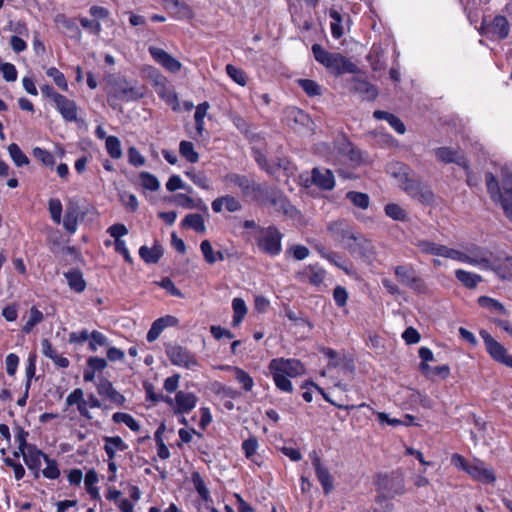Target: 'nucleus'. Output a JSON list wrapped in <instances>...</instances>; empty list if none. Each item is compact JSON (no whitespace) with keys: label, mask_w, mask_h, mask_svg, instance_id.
<instances>
[{"label":"nucleus","mask_w":512,"mask_h":512,"mask_svg":"<svg viewBox=\"0 0 512 512\" xmlns=\"http://www.w3.org/2000/svg\"><path fill=\"white\" fill-rule=\"evenodd\" d=\"M269 369L279 371L287 377H296L304 373V366L297 359H273Z\"/></svg>","instance_id":"9d476101"},{"label":"nucleus","mask_w":512,"mask_h":512,"mask_svg":"<svg viewBox=\"0 0 512 512\" xmlns=\"http://www.w3.org/2000/svg\"><path fill=\"white\" fill-rule=\"evenodd\" d=\"M208 108H209L208 102H203L196 107L194 119H195L196 131L200 135L202 134V132L204 130V117L207 114Z\"/></svg>","instance_id":"58836bf2"},{"label":"nucleus","mask_w":512,"mask_h":512,"mask_svg":"<svg viewBox=\"0 0 512 512\" xmlns=\"http://www.w3.org/2000/svg\"><path fill=\"white\" fill-rule=\"evenodd\" d=\"M56 108L66 121H75L77 119L78 107L73 100L68 99L64 95L58 97L55 102Z\"/></svg>","instance_id":"412c9836"},{"label":"nucleus","mask_w":512,"mask_h":512,"mask_svg":"<svg viewBox=\"0 0 512 512\" xmlns=\"http://www.w3.org/2000/svg\"><path fill=\"white\" fill-rule=\"evenodd\" d=\"M33 156L41 161V163L45 166H53L55 164V159L52 153L49 151L36 147L33 149Z\"/></svg>","instance_id":"8fccbe9b"},{"label":"nucleus","mask_w":512,"mask_h":512,"mask_svg":"<svg viewBox=\"0 0 512 512\" xmlns=\"http://www.w3.org/2000/svg\"><path fill=\"white\" fill-rule=\"evenodd\" d=\"M242 447H243L245 454L248 458L253 456L258 447L257 439L255 437L248 438L247 440H245L243 442Z\"/></svg>","instance_id":"774afa93"},{"label":"nucleus","mask_w":512,"mask_h":512,"mask_svg":"<svg viewBox=\"0 0 512 512\" xmlns=\"http://www.w3.org/2000/svg\"><path fill=\"white\" fill-rule=\"evenodd\" d=\"M345 248L353 257L363 259L366 262H372L375 258L374 245L362 234H355Z\"/></svg>","instance_id":"423d86ee"},{"label":"nucleus","mask_w":512,"mask_h":512,"mask_svg":"<svg viewBox=\"0 0 512 512\" xmlns=\"http://www.w3.org/2000/svg\"><path fill=\"white\" fill-rule=\"evenodd\" d=\"M111 239L105 241L106 246H114L117 253L123 255L124 259L128 261V250L125 245V241L122 237L127 234V229L123 224H114L108 229Z\"/></svg>","instance_id":"f8f14e48"},{"label":"nucleus","mask_w":512,"mask_h":512,"mask_svg":"<svg viewBox=\"0 0 512 512\" xmlns=\"http://www.w3.org/2000/svg\"><path fill=\"white\" fill-rule=\"evenodd\" d=\"M47 464L46 468L43 469L42 473L43 475L46 477V478H49V479H56L59 477L60 475V471L58 469V466H57V462L53 459H50L47 456H45V460H44Z\"/></svg>","instance_id":"864d4df0"},{"label":"nucleus","mask_w":512,"mask_h":512,"mask_svg":"<svg viewBox=\"0 0 512 512\" xmlns=\"http://www.w3.org/2000/svg\"><path fill=\"white\" fill-rule=\"evenodd\" d=\"M399 177L400 187L410 197L419 201L422 204L429 205L434 201V194L428 185L422 183L419 177L410 175L403 171L395 174Z\"/></svg>","instance_id":"f03ea898"},{"label":"nucleus","mask_w":512,"mask_h":512,"mask_svg":"<svg viewBox=\"0 0 512 512\" xmlns=\"http://www.w3.org/2000/svg\"><path fill=\"white\" fill-rule=\"evenodd\" d=\"M106 149L112 158H120L122 155L121 144L117 137L109 136L106 138Z\"/></svg>","instance_id":"49530a36"},{"label":"nucleus","mask_w":512,"mask_h":512,"mask_svg":"<svg viewBox=\"0 0 512 512\" xmlns=\"http://www.w3.org/2000/svg\"><path fill=\"white\" fill-rule=\"evenodd\" d=\"M329 15L332 18L331 23V32L334 38L339 39L343 36V26H342V16L341 14L335 10L334 8H331L329 11Z\"/></svg>","instance_id":"f704fd0d"},{"label":"nucleus","mask_w":512,"mask_h":512,"mask_svg":"<svg viewBox=\"0 0 512 512\" xmlns=\"http://www.w3.org/2000/svg\"><path fill=\"white\" fill-rule=\"evenodd\" d=\"M140 184L147 190L157 191L160 187L158 179L149 172H141L139 175Z\"/></svg>","instance_id":"a18cd8bd"},{"label":"nucleus","mask_w":512,"mask_h":512,"mask_svg":"<svg viewBox=\"0 0 512 512\" xmlns=\"http://www.w3.org/2000/svg\"><path fill=\"white\" fill-rule=\"evenodd\" d=\"M346 198L349 199L356 207L363 210L367 209L370 204L369 196L366 193L349 191L346 194Z\"/></svg>","instance_id":"e433bc0d"},{"label":"nucleus","mask_w":512,"mask_h":512,"mask_svg":"<svg viewBox=\"0 0 512 512\" xmlns=\"http://www.w3.org/2000/svg\"><path fill=\"white\" fill-rule=\"evenodd\" d=\"M465 470L476 480L485 483H491L495 481V475L493 471L485 468L482 463L471 464L470 466L465 467Z\"/></svg>","instance_id":"b1692460"},{"label":"nucleus","mask_w":512,"mask_h":512,"mask_svg":"<svg viewBox=\"0 0 512 512\" xmlns=\"http://www.w3.org/2000/svg\"><path fill=\"white\" fill-rule=\"evenodd\" d=\"M352 89L367 101H372L378 96V90L373 84L359 78L353 79Z\"/></svg>","instance_id":"5701e85b"},{"label":"nucleus","mask_w":512,"mask_h":512,"mask_svg":"<svg viewBox=\"0 0 512 512\" xmlns=\"http://www.w3.org/2000/svg\"><path fill=\"white\" fill-rule=\"evenodd\" d=\"M436 158L443 163H455L465 169L468 168L467 160L464 155L449 147H440L434 150Z\"/></svg>","instance_id":"4468645a"},{"label":"nucleus","mask_w":512,"mask_h":512,"mask_svg":"<svg viewBox=\"0 0 512 512\" xmlns=\"http://www.w3.org/2000/svg\"><path fill=\"white\" fill-rule=\"evenodd\" d=\"M378 502L393 499L405 493L404 476L400 471L377 476Z\"/></svg>","instance_id":"7ed1b4c3"},{"label":"nucleus","mask_w":512,"mask_h":512,"mask_svg":"<svg viewBox=\"0 0 512 512\" xmlns=\"http://www.w3.org/2000/svg\"><path fill=\"white\" fill-rule=\"evenodd\" d=\"M8 152L16 166L21 167L29 164V158L22 152L16 143H11L8 146Z\"/></svg>","instance_id":"72a5a7b5"},{"label":"nucleus","mask_w":512,"mask_h":512,"mask_svg":"<svg viewBox=\"0 0 512 512\" xmlns=\"http://www.w3.org/2000/svg\"><path fill=\"white\" fill-rule=\"evenodd\" d=\"M455 276L458 281L469 289L475 288L477 284L482 281V277L480 275L462 269L456 270Z\"/></svg>","instance_id":"c85d7f7f"},{"label":"nucleus","mask_w":512,"mask_h":512,"mask_svg":"<svg viewBox=\"0 0 512 512\" xmlns=\"http://www.w3.org/2000/svg\"><path fill=\"white\" fill-rule=\"evenodd\" d=\"M487 190L494 201H498L502 192L496 177L492 173L486 174Z\"/></svg>","instance_id":"c03bdc74"},{"label":"nucleus","mask_w":512,"mask_h":512,"mask_svg":"<svg viewBox=\"0 0 512 512\" xmlns=\"http://www.w3.org/2000/svg\"><path fill=\"white\" fill-rule=\"evenodd\" d=\"M201 252L204 259L208 264H214L217 261L216 253L214 252L211 243L208 240L202 241L200 245Z\"/></svg>","instance_id":"13d9d810"},{"label":"nucleus","mask_w":512,"mask_h":512,"mask_svg":"<svg viewBox=\"0 0 512 512\" xmlns=\"http://www.w3.org/2000/svg\"><path fill=\"white\" fill-rule=\"evenodd\" d=\"M147 251L148 247L142 246L139 250V255L148 264L157 263L164 253L163 247L157 243L152 247V255H146Z\"/></svg>","instance_id":"473e14b6"},{"label":"nucleus","mask_w":512,"mask_h":512,"mask_svg":"<svg viewBox=\"0 0 512 512\" xmlns=\"http://www.w3.org/2000/svg\"><path fill=\"white\" fill-rule=\"evenodd\" d=\"M56 22L61 24L71 36H80V30L74 20L67 18L64 15H58Z\"/></svg>","instance_id":"3c124183"},{"label":"nucleus","mask_w":512,"mask_h":512,"mask_svg":"<svg viewBox=\"0 0 512 512\" xmlns=\"http://www.w3.org/2000/svg\"><path fill=\"white\" fill-rule=\"evenodd\" d=\"M41 346L43 354L50 358L56 365L62 368L68 367L69 360L66 357L58 355V353L53 349L49 340L43 339L41 341Z\"/></svg>","instance_id":"a878e982"},{"label":"nucleus","mask_w":512,"mask_h":512,"mask_svg":"<svg viewBox=\"0 0 512 512\" xmlns=\"http://www.w3.org/2000/svg\"><path fill=\"white\" fill-rule=\"evenodd\" d=\"M157 284L163 289H166L171 295L176 297H183L181 291L174 285L170 278L165 277Z\"/></svg>","instance_id":"0e129e2a"},{"label":"nucleus","mask_w":512,"mask_h":512,"mask_svg":"<svg viewBox=\"0 0 512 512\" xmlns=\"http://www.w3.org/2000/svg\"><path fill=\"white\" fill-rule=\"evenodd\" d=\"M266 195L274 206V209L278 212H282L285 215H292L295 208L277 191H270L264 187L263 196Z\"/></svg>","instance_id":"6ab92c4d"},{"label":"nucleus","mask_w":512,"mask_h":512,"mask_svg":"<svg viewBox=\"0 0 512 512\" xmlns=\"http://www.w3.org/2000/svg\"><path fill=\"white\" fill-rule=\"evenodd\" d=\"M68 285L74 291L80 293L85 290L86 283L80 271L72 270L65 274Z\"/></svg>","instance_id":"7c9ffc66"},{"label":"nucleus","mask_w":512,"mask_h":512,"mask_svg":"<svg viewBox=\"0 0 512 512\" xmlns=\"http://www.w3.org/2000/svg\"><path fill=\"white\" fill-rule=\"evenodd\" d=\"M178 322V319L171 315L158 318L147 333L148 342H154L165 328L176 326Z\"/></svg>","instance_id":"a211bd4d"},{"label":"nucleus","mask_w":512,"mask_h":512,"mask_svg":"<svg viewBox=\"0 0 512 512\" xmlns=\"http://www.w3.org/2000/svg\"><path fill=\"white\" fill-rule=\"evenodd\" d=\"M180 154L191 163H196L199 154L194 150V145L189 141H181L179 146Z\"/></svg>","instance_id":"a19ab883"},{"label":"nucleus","mask_w":512,"mask_h":512,"mask_svg":"<svg viewBox=\"0 0 512 512\" xmlns=\"http://www.w3.org/2000/svg\"><path fill=\"white\" fill-rule=\"evenodd\" d=\"M47 75L53 79L55 84L62 90H68V84L65 79V76L62 72H60L57 68L51 67L47 70Z\"/></svg>","instance_id":"603ef678"},{"label":"nucleus","mask_w":512,"mask_h":512,"mask_svg":"<svg viewBox=\"0 0 512 512\" xmlns=\"http://www.w3.org/2000/svg\"><path fill=\"white\" fill-rule=\"evenodd\" d=\"M186 175L194 182V184L201 187L202 189H210L209 181L204 173L188 171L186 172Z\"/></svg>","instance_id":"5fc2aeb1"},{"label":"nucleus","mask_w":512,"mask_h":512,"mask_svg":"<svg viewBox=\"0 0 512 512\" xmlns=\"http://www.w3.org/2000/svg\"><path fill=\"white\" fill-rule=\"evenodd\" d=\"M269 370L273 376V380H274L277 388H279L280 390H282L284 392H288V393L292 392L293 386L287 376H285L284 374H282L279 371H276L273 369H269Z\"/></svg>","instance_id":"4c0bfd02"},{"label":"nucleus","mask_w":512,"mask_h":512,"mask_svg":"<svg viewBox=\"0 0 512 512\" xmlns=\"http://www.w3.org/2000/svg\"><path fill=\"white\" fill-rule=\"evenodd\" d=\"M49 212L52 220L59 224L61 222L62 204L59 199L49 200Z\"/></svg>","instance_id":"4d7b16f0"},{"label":"nucleus","mask_w":512,"mask_h":512,"mask_svg":"<svg viewBox=\"0 0 512 512\" xmlns=\"http://www.w3.org/2000/svg\"><path fill=\"white\" fill-rule=\"evenodd\" d=\"M260 233L258 237V247L269 255H278L281 251L282 235L274 226L268 228H258Z\"/></svg>","instance_id":"39448f33"},{"label":"nucleus","mask_w":512,"mask_h":512,"mask_svg":"<svg viewBox=\"0 0 512 512\" xmlns=\"http://www.w3.org/2000/svg\"><path fill=\"white\" fill-rule=\"evenodd\" d=\"M312 181L323 190H331L335 185L334 176L329 169L314 168L312 170Z\"/></svg>","instance_id":"aec40b11"},{"label":"nucleus","mask_w":512,"mask_h":512,"mask_svg":"<svg viewBox=\"0 0 512 512\" xmlns=\"http://www.w3.org/2000/svg\"><path fill=\"white\" fill-rule=\"evenodd\" d=\"M385 213L387 216L392 218L393 220L397 221H406L407 220V213L406 211L399 206L398 204L391 203L387 204L384 208Z\"/></svg>","instance_id":"79ce46f5"},{"label":"nucleus","mask_w":512,"mask_h":512,"mask_svg":"<svg viewBox=\"0 0 512 512\" xmlns=\"http://www.w3.org/2000/svg\"><path fill=\"white\" fill-rule=\"evenodd\" d=\"M234 316L232 324L234 327L238 326L243 320L247 313V307L245 302L241 298H235L232 302Z\"/></svg>","instance_id":"c9c22d12"},{"label":"nucleus","mask_w":512,"mask_h":512,"mask_svg":"<svg viewBox=\"0 0 512 512\" xmlns=\"http://www.w3.org/2000/svg\"><path fill=\"white\" fill-rule=\"evenodd\" d=\"M312 52L315 59L335 75L345 73L355 74L359 71L358 67L345 56L340 53L328 52L319 44L312 46Z\"/></svg>","instance_id":"f257e3e1"},{"label":"nucleus","mask_w":512,"mask_h":512,"mask_svg":"<svg viewBox=\"0 0 512 512\" xmlns=\"http://www.w3.org/2000/svg\"><path fill=\"white\" fill-rule=\"evenodd\" d=\"M225 181L238 187L244 197H248L253 200H260L263 198L264 187L245 175L236 173L227 174L225 176Z\"/></svg>","instance_id":"20e7f679"},{"label":"nucleus","mask_w":512,"mask_h":512,"mask_svg":"<svg viewBox=\"0 0 512 512\" xmlns=\"http://www.w3.org/2000/svg\"><path fill=\"white\" fill-rule=\"evenodd\" d=\"M329 231L336 241L343 244L344 248L356 234L353 229L343 221L332 223L329 226Z\"/></svg>","instance_id":"dca6fc26"},{"label":"nucleus","mask_w":512,"mask_h":512,"mask_svg":"<svg viewBox=\"0 0 512 512\" xmlns=\"http://www.w3.org/2000/svg\"><path fill=\"white\" fill-rule=\"evenodd\" d=\"M402 337L406 341L407 344H415L420 341V334L413 327H408L404 331Z\"/></svg>","instance_id":"338daca9"},{"label":"nucleus","mask_w":512,"mask_h":512,"mask_svg":"<svg viewBox=\"0 0 512 512\" xmlns=\"http://www.w3.org/2000/svg\"><path fill=\"white\" fill-rule=\"evenodd\" d=\"M394 273L398 281L419 293L426 291L424 280L417 274L416 270L410 265H399L394 268Z\"/></svg>","instance_id":"0eeeda50"},{"label":"nucleus","mask_w":512,"mask_h":512,"mask_svg":"<svg viewBox=\"0 0 512 512\" xmlns=\"http://www.w3.org/2000/svg\"><path fill=\"white\" fill-rule=\"evenodd\" d=\"M174 202L177 205L188 208V209H193L196 207L194 200L191 197H189L185 194H182V193L176 194L174 196Z\"/></svg>","instance_id":"69168bd1"},{"label":"nucleus","mask_w":512,"mask_h":512,"mask_svg":"<svg viewBox=\"0 0 512 512\" xmlns=\"http://www.w3.org/2000/svg\"><path fill=\"white\" fill-rule=\"evenodd\" d=\"M182 226L192 228L198 233H204L206 231L204 218L198 213L186 215L182 221Z\"/></svg>","instance_id":"c756f323"},{"label":"nucleus","mask_w":512,"mask_h":512,"mask_svg":"<svg viewBox=\"0 0 512 512\" xmlns=\"http://www.w3.org/2000/svg\"><path fill=\"white\" fill-rule=\"evenodd\" d=\"M510 25L506 17L498 15L493 19L491 31L500 39H505L509 35Z\"/></svg>","instance_id":"cd10ccee"},{"label":"nucleus","mask_w":512,"mask_h":512,"mask_svg":"<svg viewBox=\"0 0 512 512\" xmlns=\"http://www.w3.org/2000/svg\"><path fill=\"white\" fill-rule=\"evenodd\" d=\"M234 372H235L236 380L240 384H242L243 389L245 391H251L253 388V385H254L252 377L247 372H245L243 369L238 368V367L234 368Z\"/></svg>","instance_id":"de8ad7c7"},{"label":"nucleus","mask_w":512,"mask_h":512,"mask_svg":"<svg viewBox=\"0 0 512 512\" xmlns=\"http://www.w3.org/2000/svg\"><path fill=\"white\" fill-rule=\"evenodd\" d=\"M478 303L480 306L490 309L492 311H496V312H499L502 314L506 313L505 307L500 302H498L497 300H494L492 298H489L487 296H481L478 299Z\"/></svg>","instance_id":"09e8293b"},{"label":"nucleus","mask_w":512,"mask_h":512,"mask_svg":"<svg viewBox=\"0 0 512 512\" xmlns=\"http://www.w3.org/2000/svg\"><path fill=\"white\" fill-rule=\"evenodd\" d=\"M506 216L512 220V172L502 169V194L498 200Z\"/></svg>","instance_id":"9b49d317"},{"label":"nucleus","mask_w":512,"mask_h":512,"mask_svg":"<svg viewBox=\"0 0 512 512\" xmlns=\"http://www.w3.org/2000/svg\"><path fill=\"white\" fill-rule=\"evenodd\" d=\"M297 83L309 97L321 95V87L314 80L298 79Z\"/></svg>","instance_id":"37998d69"},{"label":"nucleus","mask_w":512,"mask_h":512,"mask_svg":"<svg viewBox=\"0 0 512 512\" xmlns=\"http://www.w3.org/2000/svg\"><path fill=\"white\" fill-rule=\"evenodd\" d=\"M80 23L83 28L92 34L98 35L101 31V25L96 19L81 18Z\"/></svg>","instance_id":"680f3d73"},{"label":"nucleus","mask_w":512,"mask_h":512,"mask_svg":"<svg viewBox=\"0 0 512 512\" xmlns=\"http://www.w3.org/2000/svg\"><path fill=\"white\" fill-rule=\"evenodd\" d=\"M197 398L193 393L178 391L175 396V413H188L196 405Z\"/></svg>","instance_id":"4be33fe9"},{"label":"nucleus","mask_w":512,"mask_h":512,"mask_svg":"<svg viewBox=\"0 0 512 512\" xmlns=\"http://www.w3.org/2000/svg\"><path fill=\"white\" fill-rule=\"evenodd\" d=\"M21 455L23 456L25 464L30 470L35 472V477L37 478L39 476L41 459L45 460V456L47 455L41 450L37 449L35 445L27 446V451Z\"/></svg>","instance_id":"f3484780"},{"label":"nucleus","mask_w":512,"mask_h":512,"mask_svg":"<svg viewBox=\"0 0 512 512\" xmlns=\"http://www.w3.org/2000/svg\"><path fill=\"white\" fill-rule=\"evenodd\" d=\"M490 356L497 362L512 368V355L507 353L506 348L496 341L487 331L480 332Z\"/></svg>","instance_id":"1a4fd4ad"},{"label":"nucleus","mask_w":512,"mask_h":512,"mask_svg":"<svg viewBox=\"0 0 512 512\" xmlns=\"http://www.w3.org/2000/svg\"><path fill=\"white\" fill-rule=\"evenodd\" d=\"M166 355L173 365L192 369L198 365L196 357L185 347L180 345H167Z\"/></svg>","instance_id":"6e6552de"},{"label":"nucleus","mask_w":512,"mask_h":512,"mask_svg":"<svg viewBox=\"0 0 512 512\" xmlns=\"http://www.w3.org/2000/svg\"><path fill=\"white\" fill-rule=\"evenodd\" d=\"M310 457L316 471V476L323 487L324 493H330L334 488L331 474L328 469L321 464V459L316 451H312L310 453Z\"/></svg>","instance_id":"ddd939ff"},{"label":"nucleus","mask_w":512,"mask_h":512,"mask_svg":"<svg viewBox=\"0 0 512 512\" xmlns=\"http://www.w3.org/2000/svg\"><path fill=\"white\" fill-rule=\"evenodd\" d=\"M149 52L152 57L168 71L176 73L181 70V63L163 49L150 47Z\"/></svg>","instance_id":"2eb2a0df"},{"label":"nucleus","mask_w":512,"mask_h":512,"mask_svg":"<svg viewBox=\"0 0 512 512\" xmlns=\"http://www.w3.org/2000/svg\"><path fill=\"white\" fill-rule=\"evenodd\" d=\"M80 217V211L78 209V206L75 204H69L67 206L64 219H63V225L64 228L69 233H75L78 226V220Z\"/></svg>","instance_id":"393cba45"},{"label":"nucleus","mask_w":512,"mask_h":512,"mask_svg":"<svg viewBox=\"0 0 512 512\" xmlns=\"http://www.w3.org/2000/svg\"><path fill=\"white\" fill-rule=\"evenodd\" d=\"M448 258L458 260L461 262L482 265L484 267H490L489 261L485 257H478V256L472 257V256L466 255L465 253L460 252L455 249H452V248L449 251Z\"/></svg>","instance_id":"bb28decb"},{"label":"nucleus","mask_w":512,"mask_h":512,"mask_svg":"<svg viewBox=\"0 0 512 512\" xmlns=\"http://www.w3.org/2000/svg\"><path fill=\"white\" fill-rule=\"evenodd\" d=\"M226 72L237 84L241 86H244L246 84V77L241 69H238L235 66L228 64L226 66Z\"/></svg>","instance_id":"6e6d98bb"},{"label":"nucleus","mask_w":512,"mask_h":512,"mask_svg":"<svg viewBox=\"0 0 512 512\" xmlns=\"http://www.w3.org/2000/svg\"><path fill=\"white\" fill-rule=\"evenodd\" d=\"M0 70L3 73V77L6 81L12 82L17 79V70L11 63H3L0 65Z\"/></svg>","instance_id":"052dcab7"},{"label":"nucleus","mask_w":512,"mask_h":512,"mask_svg":"<svg viewBox=\"0 0 512 512\" xmlns=\"http://www.w3.org/2000/svg\"><path fill=\"white\" fill-rule=\"evenodd\" d=\"M44 319L43 313L39 311L35 306L30 309L29 319L26 324L22 327V332L29 333L32 329L42 322Z\"/></svg>","instance_id":"ea45409f"},{"label":"nucleus","mask_w":512,"mask_h":512,"mask_svg":"<svg viewBox=\"0 0 512 512\" xmlns=\"http://www.w3.org/2000/svg\"><path fill=\"white\" fill-rule=\"evenodd\" d=\"M333 297H334L336 304L339 307H344L347 303L348 293L344 287L336 286L333 291Z\"/></svg>","instance_id":"e2e57ef3"},{"label":"nucleus","mask_w":512,"mask_h":512,"mask_svg":"<svg viewBox=\"0 0 512 512\" xmlns=\"http://www.w3.org/2000/svg\"><path fill=\"white\" fill-rule=\"evenodd\" d=\"M496 273L503 279L512 277V257L508 256L505 258L503 264L495 268Z\"/></svg>","instance_id":"bf43d9fd"},{"label":"nucleus","mask_w":512,"mask_h":512,"mask_svg":"<svg viewBox=\"0 0 512 512\" xmlns=\"http://www.w3.org/2000/svg\"><path fill=\"white\" fill-rule=\"evenodd\" d=\"M126 449V444L120 437H107L105 438V451L109 457V459H113L116 451H124Z\"/></svg>","instance_id":"2f4dec72"}]
</instances>
